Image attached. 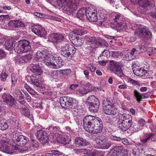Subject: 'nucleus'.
I'll return each instance as SVG.
<instances>
[{"label":"nucleus","instance_id":"nucleus-1","mask_svg":"<svg viewBox=\"0 0 156 156\" xmlns=\"http://www.w3.org/2000/svg\"><path fill=\"white\" fill-rule=\"evenodd\" d=\"M103 122L99 118L89 115L83 118V127L90 133L97 134L101 133L102 130Z\"/></svg>","mask_w":156,"mask_h":156},{"label":"nucleus","instance_id":"nucleus-2","mask_svg":"<svg viewBox=\"0 0 156 156\" xmlns=\"http://www.w3.org/2000/svg\"><path fill=\"white\" fill-rule=\"evenodd\" d=\"M60 103L63 108L71 109L75 116L80 115L81 109L75 99L68 97H63L60 98Z\"/></svg>","mask_w":156,"mask_h":156},{"label":"nucleus","instance_id":"nucleus-3","mask_svg":"<svg viewBox=\"0 0 156 156\" xmlns=\"http://www.w3.org/2000/svg\"><path fill=\"white\" fill-rule=\"evenodd\" d=\"M118 117L117 124L118 128L123 131L127 130L133 123L132 116L126 114H120Z\"/></svg>","mask_w":156,"mask_h":156},{"label":"nucleus","instance_id":"nucleus-4","mask_svg":"<svg viewBox=\"0 0 156 156\" xmlns=\"http://www.w3.org/2000/svg\"><path fill=\"white\" fill-rule=\"evenodd\" d=\"M58 2L64 11L68 15L75 12L78 5L77 0H58Z\"/></svg>","mask_w":156,"mask_h":156},{"label":"nucleus","instance_id":"nucleus-5","mask_svg":"<svg viewBox=\"0 0 156 156\" xmlns=\"http://www.w3.org/2000/svg\"><path fill=\"white\" fill-rule=\"evenodd\" d=\"M139 5L146 11H150V14L156 19V7L154 0H138Z\"/></svg>","mask_w":156,"mask_h":156},{"label":"nucleus","instance_id":"nucleus-6","mask_svg":"<svg viewBox=\"0 0 156 156\" xmlns=\"http://www.w3.org/2000/svg\"><path fill=\"white\" fill-rule=\"evenodd\" d=\"M17 46L15 48V51L17 53H23L30 51L31 47L30 43L26 40H22L17 43Z\"/></svg>","mask_w":156,"mask_h":156},{"label":"nucleus","instance_id":"nucleus-7","mask_svg":"<svg viewBox=\"0 0 156 156\" xmlns=\"http://www.w3.org/2000/svg\"><path fill=\"white\" fill-rule=\"evenodd\" d=\"M114 15L115 18L113 19V21L117 23H111V27L117 31L126 29L127 27L126 24L120 22L122 19L121 14L118 12L115 13Z\"/></svg>","mask_w":156,"mask_h":156},{"label":"nucleus","instance_id":"nucleus-8","mask_svg":"<svg viewBox=\"0 0 156 156\" xmlns=\"http://www.w3.org/2000/svg\"><path fill=\"white\" fill-rule=\"evenodd\" d=\"M48 62H46V65L50 66L53 68L58 69L62 67L64 64V62L61 57H55L53 55L50 56L49 60H47Z\"/></svg>","mask_w":156,"mask_h":156},{"label":"nucleus","instance_id":"nucleus-9","mask_svg":"<svg viewBox=\"0 0 156 156\" xmlns=\"http://www.w3.org/2000/svg\"><path fill=\"white\" fill-rule=\"evenodd\" d=\"M17 149L15 146L11 145L7 141L0 140V150L3 152L8 154H12L14 151Z\"/></svg>","mask_w":156,"mask_h":156},{"label":"nucleus","instance_id":"nucleus-10","mask_svg":"<svg viewBox=\"0 0 156 156\" xmlns=\"http://www.w3.org/2000/svg\"><path fill=\"white\" fill-rule=\"evenodd\" d=\"M109 65L111 71L120 77L123 76L124 74L122 70V65L121 63L113 60H110Z\"/></svg>","mask_w":156,"mask_h":156},{"label":"nucleus","instance_id":"nucleus-11","mask_svg":"<svg viewBox=\"0 0 156 156\" xmlns=\"http://www.w3.org/2000/svg\"><path fill=\"white\" fill-rule=\"evenodd\" d=\"M76 51L74 47H71L68 44H65L62 47L61 54L62 56L66 58H72L75 53Z\"/></svg>","mask_w":156,"mask_h":156},{"label":"nucleus","instance_id":"nucleus-12","mask_svg":"<svg viewBox=\"0 0 156 156\" xmlns=\"http://www.w3.org/2000/svg\"><path fill=\"white\" fill-rule=\"evenodd\" d=\"M135 35L142 39L148 40L151 38L152 33L148 30L144 28H140L136 30Z\"/></svg>","mask_w":156,"mask_h":156},{"label":"nucleus","instance_id":"nucleus-13","mask_svg":"<svg viewBox=\"0 0 156 156\" xmlns=\"http://www.w3.org/2000/svg\"><path fill=\"white\" fill-rule=\"evenodd\" d=\"M86 11L85 15L88 20L94 22L98 20L97 9L94 7L86 8Z\"/></svg>","mask_w":156,"mask_h":156},{"label":"nucleus","instance_id":"nucleus-14","mask_svg":"<svg viewBox=\"0 0 156 156\" xmlns=\"http://www.w3.org/2000/svg\"><path fill=\"white\" fill-rule=\"evenodd\" d=\"M95 141L98 145L99 148L102 149H108L112 145L111 142L107 141L106 140V138L100 136L96 138L95 139Z\"/></svg>","mask_w":156,"mask_h":156},{"label":"nucleus","instance_id":"nucleus-15","mask_svg":"<svg viewBox=\"0 0 156 156\" xmlns=\"http://www.w3.org/2000/svg\"><path fill=\"white\" fill-rule=\"evenodd\" d=\"M36 135L37 139L42 144L48 143L49 140L47 132L42 129L37 131Z\"/></svg>","mask_w":156,"mask_h":156},{"label":"nucleus","instance_id":"nucleus-16","mask_svg":"<svg viewBox=\"0 0 156 156\" xmlns=\"http://www.w3.org/2000/svg\"><path fill=\"white\" fill-rule=\"evenodd\" d=\"M13 138L16 145L20 147L24 146L29 141L28 139L26 137L19 135L18 133H16L14 135Z\"/></svg>","mask_w":156,"mask_h":156},{"label":"nucleus","instance_id":"nucleus-17","mask_svg":"<svg viewBox=\"0 0 156 156\" xmlns=\"http://www.w3.org/2000/svg\"><path fill=\"white\" fill-rule=\"evenodd\" d=\"M31 28L33 32L41 37H44L46 34L45 28L39 25L35 24L31 27Z\"/></svg>","mask_w":156,"mask_h":156},{"label":"nucleus","instance_id":"nucleus-18","mask_svg":"<svg viewBox=\"0 0 156 156\" xmlns=\"http://www.w3.org/2000/svg\"><path fill=\"white\" fill-rule=\"evenodd\" d=\"M51 55V54L44 50L38 51L36 53L37 58L43 61L46 65V62H48L47 60H49Z\"/></svg>","mask_w":156,"mask_h":156},{"label":"nucleus","instance_id":"nucleus-19","mask_svg":"<svg viewBox=\"0 0 156 156\" xmlns=\"http://www.w3.org/2000/svg\"><path fill=\"white\" fill-rule=\"evenodd\" d=\"M2 98L4 102L9 106L12 107L15 105L14 98L10 94L4 93L2 95Z\"/></svg>","mask_w":156,"mask_h":156},{"label":"nucleus","instance_id":"nucleus-20","mask_svg":"<svg viewBox=\"0 0 156 156\" xmlns=\"http://www.w3.org/2000/svg\"><path fill=\"white\" fill-rule=\"evenodd\" d=\"M30 69V70L34 73L32 75L38 76L41 75L42 73L38 63L31 64Z\"/></svg>","mask_w":156,"mask_h":156},{"label":"nucleus","instance_id":"nucleus-21","mask_svg":"<svg viewBox=\"0 0 156 156\" xmlns=\"http://www.w3.org/2000/svg\"><path fill=\"white\" fill-rule=\"evenodd\" d=\"M123 150V146H116L112 148L108 155L110 156H118L120 154Z\"/></svg>","mask_w":156,"mask_h":156},{"label":"nucleus","instance_id":"nucleus-22","mask_svg":"<svg viewBox=\"0 0 156 156\" xmlns=\"http://www.w3.org/2000/svg\"><path fill=\"white\" fill-rule=\"evenodd\" d=\"M74 144L76 146L78 147L87 146L89 144V143L86 139L80 136L76 138Z\"/></svg>","mask_w":156,"mask_h":156},{"label":"nucleus","instance_id":"nucleus-23","mask_svg":"<svg viewBox=\"0 0 156 156\" xmlns=\"http://www.w3.org/2000/svg\"><path fill=\"white\" fill-rule=\"evenodd\" d=\"M68 37L71 43L75 46L79 47L82 45L83 43L82 42L81 39L78 38L76 36L72 34H69L68 35Z\"/></svg>","mask_w":156,"mask_h":156},{"label":"nucleus","instance_id":"nucleus-24","mask_svg":"<svg viewBox=\"0 0 156 156\" xmlns=\"http://www.w3.org/2000/svg\"><path fill=\"white\" fill-rule=\"evenodd\" d=\"M103 112L106 114L108 115H114L117 114V109L116 107L112 106H105L103 108Z\"/></svg>","mask_w":156,"mask_h":156},{"label":"nucleus","instance_id":"nucleus-25","mask_svg":"<svg viewBox=\"0 0 156 156\" xmlns=\"http://www.w3.org/2000/svg\"><path fill=\"white\" fill-rule=\"evenodd\" d=\"M133 73L137 76H143L147 73V71L142 67H135L133 68Z\"/></svg>","mask_w":156,"mask_h":156},{"label":"nucleus","instance_id":"nucleus-26","mask_svg":"<svg viewBox=\"0 0 156 156\" xmlns=\"http://www.w3.org/2000/svg\"><path fill=\"white\" fill-rule=\"evenodd\" d=\"M10 28L21 27H24L25 25L21 21L18 20H10L8 23Z\"/></svg>","mask_w":156,"mask_h":156},{"label":"nucleus","instance_id":"nucleus-27","mask_svg":"<svg viewBox=\"0 0 156 156\" xmlns=\"http://www.w3.org/2000/svg\"><path fill=\"white\" fill-rule=\"evenodd\" d=\"M35 75H32L30 76V79L33 84L39 88L43 87L42 82L39 79V78H37Z\"/></svg>","mask_w":156,"mask_h":156},{"label":"nucleus","instance_id":"nucleus-28","mask_svg":"<svg viewBox=\"0 0 156 156\" xmlns=\"http://www.w3.org/2000/svg\"><path fill=\"white\" fill-rule=\"evenodd\" d=\"M50 80L51 81L57 82L58 81V79L61 76V72L60 70H55L51 72L50 74Z\"/></svg>","mask_w":156,"mask_h":156},{"label":"nucleus","instance_id":"nucleus-29","mask_svg":"<svg viewBox=\"0 0 156 156\" xmlns=\"http://www.w3.org/2000/svg\"><path fill=\"white\" fill-rule=\"evenodd\" d=\"M31 57L29 55H25L21 57H16L15 58V62L16 63H23L27 62L30 60Z\"/></svg>","mask_w":156,"mask_h":156},{"label":"nucleus","instance_id":"nucleus-30","mask_svg":"<svg viewBox=\"0 0 156 156\" xmlns=\"http://www.w3.org/2000/svg\"><path fill=\"white\" fill-rule=\"evenodd\" d=\"M31 140L30 141V145L29 146V149L32 151H34L37 149L39 146L37 141L31 137Z\"/></svg>","mask_w":156,"mask_h":156},{"label":"nucleus","instance_id":"nucleus-31","mask_svg":"<svg viewBox=\"0 0 156 156\" xmlns=\"http://www.w3.org/2000/svg\"><path fill=\"white\" fill-rule=\"evenodd\" d=\"M150 140L153 141H156V136L154 133H148L145 138L141 139V141L143 143H145Z\"/></svg>","mask_w":156,"mask_h":156},{"label":"nucleus","instance_id":"nucleus-32","mask_svg":"<svg viewBox=\"0 0 156 156\" xmlns=\"http://www.w3.org/2000/svg\"><path fill=\"white\" fill-rule=\"evenodd\" d=\"M89 111L91 112L96 113L98 110L99 105V102H96V103L88 105Z\"/></svg>","mask_w":156,"mask_h":156},{"label":"nucleus","instance_id":"nucleus-33","mask_svg":"<svg viewBox=\"0 0 156 156\" xmlns=\"http://www.w3.org/2000/svg\"><path fill=\"white\" fill-rule=\"evenodd\" d=\"M15 41H13L12 40H7L6 41L5 44V46L6 49L10 51L14 48V49L15 50V48L16 47V46L15 45L17 46V44H15L13 46V44L15 43Z\"/></svg>","mask_w":156,"mask_h":156},{"label":"nucleus","instance_id":"nucleus-34","mask_svg":"<svg viewBox=\"0 0 156 156\" xmlns=\"http://www.w3.org/2000/svg\"><path fill=\"white\" fill-rule=\"evenodd\" d=\"M85 38L87 41L93 44H96L99 42V37L94 36L91 37L89 36H86Z\"/></svg>","mask_w":156,"mask_h":156},{"label":"nucleus","instance_id":"nucleus-35","mask_svg":"<svg viewBox=\"0 0 156 156\" xmlns=\"http://www.w3.org/2000/svg\"><path fill=\"white\" fill-rule=\"evenodd\" d=\"M99 102L98 98L95 95H91L88 97L85 102V103L88 106V105Z\"/></svg>","mask_w":156,"mask_h":156},{"label":"nucleus","instance_id":"nucleus-36","mask_svg":"<svg viewBox=\"0 0 156 156\" xmlns=\"http://www.w3.org/2000/svg\"><path fill=\"white\" fill-rule=\"evenodd\" d=\"M134 96L136 97L137 101L139 102H140L142 99L147 97L146 94H141L136 90H134Z\"/></svg>","mask_w":156,"mask_h":156},{"label":"nucleus","instance_id":"nucleus-37","mask_svg":"<svg viewBox=\"0 0 156 156\" xmlns=\"http://www.w3.org/2000/svg\"><path fill=\"white\" fill-rule=\"evenodd\" d=\"M87 33V32L86 30H84L81 28H80L78 29L74 30L70 34H72L73 35L75 36H81L86 34Z\"/></svg>","mask_w":156,"mask_h":156},{"label":"nucleus","instance_id":"nucleus-38","mask_svg":"<svg viewBox=\"0 0 156 156\" xmlns=\"http://www.w3.org/2000/svg\"><path fill=\"white\" fill-rule=\"evenodd\" d=\"M86 8L85 9H82L78 10L76 14V16L80 20H82L86 16Z\"/></svg>","mask_w":156,"mask_h":156},{"label":"nucleus","instance_id":"nucleus-39","mask_svg":"<svg viewBox=\"0 0 156 156\" xmlns=\"http://www.w3.org/2000/svg\"><path fill=\"white\" fill-rule=\"evenodd\" d=\"M49 130L51 132V133L53 134L52 136L56 134L57 133L59 132L60 130V128L58 126H50L48 128Z\"/></svg>","mask_w":156,"mask_h":156},{"label":"nucleus","instance_id":"nucleus-40","mask_svg":"<svg viewBox=\"0 0 156 156\" xmlns=\"http://www.w3.org/2000/svg\"><path fill=\"white\" fill-rule=\"evenodd\" d=\"M123 53H124V52H123ZM121 55L122 56L123 59L126 61H131L133 59V57H132L129 52H125L124 55L122 53Z\"/></svg>","mask_w":156,"mask_h":156},{"label":"nucleus","instance_id":"nucleus-41","mask_svg":"<svg viewBox=\"0 0 156 156\" xmlns=\"http://www.w3.org/2000/svg\"><path fill=\"white\" fill-rule=\"evenodd\" d=\"M60 140L59 141L60 142L65 145L69 144V142L70 141V139L67 136H62Z\"/></svg>","mask_w":156,"mask_h":156},{"label":"nucleus","instance_id":"nucleus-42","mask_svg":"<svg viewBox=\"0 0 156 156\" xmlns=\"http://www.w3.org/2000/svg\"><path fill=\"white\" fill-rule=\"evenodd\" d=\"M9 125L7 122H4L2 120H0V129L5 130L7 129Z\"/></svg>","mask_w":156,"mask_h":156},{"label":"nucleus","instance_id":"nucleus-43","mask_svg":"<svg viewBox=\"0 0 156 156\" xmlns=\"http://www.w3.org/2000/svg\"><path fill=\"white\" fill-rule=\"evenodd\" d=\"M112 101L110 100V99H106L103 100L102 105H103V108H104V107L105 106H112Z\"/></svg>","mask_w":156,"mask_h":156},{"label":"nucleus","instance_id":"nucleus-44","mask_svg":"<svg viewBox=\"0 0 156 156\" xmlns=\"http://www.w3.org/2000/svg\"><path fill=\"white\" fill-rule=\"evenodd\" d=\"M25 108L21 109L22 113L25 116L29 117L30 115V111L27 107Z\"/></svg>","mask_w":156,"mask_h":156},{"label":"nucleus","instance_id":"nucleus-45","mask_svg":"<svg viewBox=\"0 0 156 156\" xmlns=\"http://www.w3.org/2000/svg\"><path fill=\"white\" fill-rule=\"evenodd\" d=\"M144 46L143 45L136 46V53L138 54L143 53L145 52Z\"/></svg>","mask_w":156,"mask_h":156},{"label":"nucleus","instance_id":"nucleus-46","mask_svg":"<svg viewBox=\"0 0 156 156\" xmlns=\"http://www.w3.org/2000/svg\"><path fill=\"white\" fill-rule=\"evenodd\" d=\"M57 34H51L50 36V39L53 42L56 44L57 40Z\"/></svg>","mask_w":156,"mask_h":156},{"label":"nucleus","instance_id":"nucleus-47","mask_svg":"<svg viewBox=\"0 0 156 156\" xmlns=\"http://www.w3.org/2000/svg\"><path fill=\"white\" fill-rule=\"evenodd\" d=\"M91 155L92 156H104L103 152L98 151H94Z\"/></svg>","mask_w":156,"mask_h":156},{"label":"nucleus","instance_id":"nucleus-48","mask_svg":"<svg viewBox=\"0 0 156 156\" xmlns=\"http://www.w3.org/2000/svg\"><path fill=\"white\" fill-rule=\"evenodd\" d=\"M8 76V75L6 73L2 72L1 74V80L2 81L5 82L6 80V79Z\"/></svg>","mask_w":156,"mask_h":156},{"label":"nucleus","instance_id":"nucleus-49","mask_svg":"<svg viewBox=\"0 0 156 156\" xmlns=\"http://www.w3.org/2000/svg\"><path fill=\"white\" fill-rule=\"evenodd\" d=\"M61 72V75L63 74L65 75H67L71 73L70 69H66L64 70H60Z\"/></svg>","mask_w":156,"mask_h":156},{"label":"nucleus","instance_id":"nucleus-50","mask_svg":"<svg viewBox=\"0 0 156 156\" xmlns=\"http://www.w3.org/2000/svg\"><path fill=\"white\" fill-rule=\"evenodd\" d=\"M57 40H56V44H58L59 42L63 40L64 37V36L61 34H57Z\"/></svg>","mask_w":156,"mask_h":156},{"label":"nucleus","instance_id":"nucleus-51","mask_svg":"<svg viewBox=\"0 0 156 156\" xmlns=\"http://www.w3.org/2000/svg\"><path fill=\"white\" fill-rule=\"evenodd\" d=\"M109 54V51L107 50H104L103 51L101 55H101L99 56L98 58L99 60H101L103 58H102L103 57V56H105V55H106L107 56Z\"/></svg>","mask_w":156,"mask_h":156},{"label":"nucleus","instance_id":"nucleus-52","mask_svg":"<svg viewBox=\"0 0 156 156\" xmlns=\"http://www.w3.org/2000/svg\"><path fill=\"white\" fill-rule=\"evenodd\" d=\"M34 16L42 18H47V17H46V16L44 14L38 13V12H35L34 13ZM48 18V17H47Z\"/></svg>","mask_w":156,"mask_h":156},{"label":"nucleus","instance_id":"nucleus-53","mask_svg":"<svg viewBox=\"0 0 156 156\" xmlns=\"http://www.w3.org/2000/svg\"><path fill=\"white\" fill-rule=\"evenodd\" d=\"M146 123L144 119H140L138 122V125L141 128L144 126Z\"/></svg>","mask_w":156,"mask_h":156},{"label":"nucleus","instance_id":"nucleus-54","mask_svg":"<svg viewBox=\"0 0 156 156\" xmlns=\"http://www.w3.org/2000/svg\"><path fill=\"white\" fill-rule=\"evenodd\" d=\"M87 68H89L90 71L92 72H94L96 69V67L95 66L91 64L88 65Z\"/></svg>","mask_w":156,"mask_h":156},{"label":"nucleus","instance_id":"nucleus-55","mask_svg":"<svg viewBox=\"0 0 156 156\" xmlns=\"http://www.w3.org/2000/svg\"><path fill=\"white\" fill-rule=\"evenodd\" d=\"M122 53H120L119 51H112V52L111 56L114 57H117L119 55H121Z\"/></svg>","mask_w":156,"mask_h":156},{"label":"nucleus","instance_id":"nucleus-56","mask_svg":"<svg viewBox=\"0 0 156 156\" xmlns=\"http://www.w3.org/2000/svg\"><path fill=\"white\" fill-rule=\"evenodd\" d=\"M128 82L134 86L138 85L139 84L137 81L130 78L129 79Z\"/></svg>","mask_w":156,"mask_h":156},{"label":"nucleus","instance_id":"nucleus-57","mask_svg":"<svg viewBox=\"0 0 156 156\" xmlns=\"http://www.w3.org/2000/svg\"><path fill=\"white\" fill-rule=\"evenodd\" d=\"M18 79L17 77L14 75H13L12 76V84L15 85L16 82Z\"/></svg>","mask_w":156,"mask_h":156},{"label":"nucleus","instance_id":"nucleus-58","mask_svg":"<svg viewBox=\"0 0 156 156\" xmlns=\"http://www.w3.org/2000/svg\"><path fill=\"white\" fill-rule=\"evenodd\" d=\"M133 128L134 131L135 132H137L141 129V128L138 124L134 125L133 126Z\"/></svg>","mask_w":156,"mask_h":156},{"label":"nucleus","instance_id":"nucleus-59","mask_svg":"<svg viewBox=\"0 0 156 156\" xmlns=\"http://www.w3.org/2000/svg\"><path fill=\"white\" fill-rule=\"evenodd\" d=\"M110 139L112 140L117 141H119L121 140L120 137L112 135H111L110 136Z\"/></svg>","mask_w":156,"mask_h":156},{"label":"nucleus","instance_id":"nucleus-60","mask_svg":"<svg viewBox=\"0 0 156 156\" xmlns=\"http://www.w3.org/2000/svg\"><path fill=\"white\" fill-rule=\"evenodd\" d=\"M51 152L52 154H54L55 155H61L62 154V153L60 152L57 150L51 151Z\"/></svg>","mask_w":156,"mask_h":156},{"label":"nucleus","instance_id":"nucleus-61","mask_svg":"<svg viewBox=\"0 0 156 156\" xmlns=\"http://www.w3.org/2000/svg\"><path fill=\"white\" fill-rule=\"evenodd\" d=\"M19 102L20 103V108H25V107H27L24 104V103H25V101L24 100H21V101H19Z\"/></svg>","mask_w":156,"mask_h":156},{"label":"nucleus","instance_id":"nucleus-62","mask_svg":"<svg viewBox=\"0 0 156 156\" xmlns=\"http://www.w3.org/2000/svg\"><path fill=\"white\" fill-rule=\"evenodd\" d=\"M48 18L51 20H56L58 21H61V19L52 16H48Z\"/></svg>","mask_w":156,"mask_h":156},{"label":"nucleus","instance_id":"nucleus-63","mask_svg":"<svg viewBox=\"0 0 156 156\" xmlns=\"http://www.w3.org/2000/svg\"><path fill=\"white\" fill-rule=\"evenodd\" d=\"M1 9H2L3 10L5 11L6 10H9L11 9V7L10 6L8 5H3L0 7Z\"/></svg>","mask_w":156,"mask_h":156},{"label":"nucleus","instance_id":"nucleus-64","mask_svg":"<svg viewBox=\"0 0 156 156\" xmlns=\"http://www.w3.org/2000/svg\"><path fill=\"white\" fill-rule=\"evenodd\" d=\"M5 52L3 50L0 49V59L5 57Z\"/></svg>","mask_w":156,"mask_h":156}]
</instances>
